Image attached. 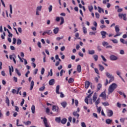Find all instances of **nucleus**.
Masks as SVG:
<instances>
[{
    "instance_id": "obj_17",
    "label": "nucleus",
    "mask_w": 127,
    "mask_h": 127,
    "mask_svg": "<svg viewBox=\"0 0 127 127\" xmlns=\"http://www.w3.org/2000/svg\"><path fill=\"white\" fill-rule=\"evenodd\" d=\"M97 108H98V105L101 103V101H100V98H98L95 102H94Z\"/></svg>"
},
{
    "instance_id": "obj_38",
    "label": "nucleus",
    "mask_w": 127,
    "mask_h": 127,
    "mask_svg": "<svg viewBox=\"0 0 127 127\" xmlns=\"http://www.w3.org/2000/svg\"><path fill=\"white\" fill-rule=\"evenodd\" d=\"M101 88H102V84L100 83H99L97 85V91H100V90L101 89Z\"/></svg>"
},
{
    "instance_id": "obj_47",
    "label": "nucleus",
    "mask_w": 127,
    "mask_h": 127,
    "mask_svg": "<svg viewBox=\"0 0 127 127\" xmlns=\"http://www.w3.org/2000/svg\"><path fill=\"white\" fill-rule=\"evenodd\" d=\"M101 110H102L101 107H99L97 108V112L98 113V114L101 113Z\"/></svg>"
},
{
    "instance_id": "obj_58",
    "label": "nucleus",
    "mask_w": 127,
    "mask_h": 127,
    "mask_svg": "<svg viewBox=\"0 0 127 127\" xmlns=\"http://www.w3.org/2000/svg\"><path fill=\"white\" fill-rule=\"evenodd\" d=\"M1 74L2 75V76H3V77L5 76V72L4 70H2L1 72Z\"/></svg>"
},
{
    "instance_id": "obj_64",
    "label": "nucleus",
    "mask_w": 127,
    "mask_h": 127,
    "mask_svg": "<svg viewBox=\"0 0 127 127\" xmlns=\"http://www.w3.org/2000/svg\"><path fill=\"white\" fill-rule=\"evenodd\" d=\"M81 127H86V124L84 122L81 123Z\"/></svg>"
},
{
    "instance_id": "obj_44",
    "label": "nucleus",
    "mask_w": 127,
    "mask_h": 127,
    "mask_svg": "<svg viewBox=\"0 0 127 127\" xmlns=\"http://www.w3.org/2000/svg\"><path fill=\"white\" fill-rule=\"evenodd\" d=\"M7 33H8V37H12V34L10 33L9 30H7Z\"/></svg>"
},
{
    "instance_id": "obj_39",
    "label": "nucleus",
    "mask_w": 127,
    "mask_h": 127,
    "mask_svg": "<svg viewBox=\"0 0 127 127\" xmlns=\"http://www.w3.org/2000/svg\"><path fill=\"white\" fill-rule=\"evenodd\" d=\"M83 32L84 34H86V33H87V28L85 26L83 27Z\"/></svg>"
},
{
    "instance_id": "obj_5",
    "label": "nucleus",
    "mask_w": 127,
    "mask_h": 127,
    "mask_svg": "<svg viewBox=\"0 0 127 127\" xmlns=\"http://www.w3.org/2000/svg\"><path fill=\"white\" fill-rule=\"evenodd\" d=\"M52 111L53 112H57V113H58V112H59V107H58V106L54 105L53 106Z\"/></svg>"
},
{
    "instance_id": "obj_22",
    "label": "nucleus",
    "mask_w": 127,
    "mask_h": 127,
    "mask_svg": "<svg viewBox=\"0 0 127 127\" xmlns=\"http://www.w3.org/2000/svg\"><path fill=\"white\" fill-rule=\"evenodd\" d=\"M31 111L32 114H35V106L33 105L31 107Z\"/></svg>"
},
{
    "instance_id": "obj_11",
    "label": "nucleus",
    "mask_w": 127,
    "mask_h": 127,
    "mask_svg": "<svg viewBox=\"0 0 127 127\" xmlns=\"http://www.w3.org/2000/svg\"><path fill=\"white\" fill-rule=\"evenodd\" d=\"M61 106H62V107H63L64 109H65V108H66V107H67V102L66 101H64L62 102L61 103Z\"/></svg>"
},
{
    "instance_id": "obj_42",
    "label": "nucleus",
    "mask_w": 127,
    "mask_h": 127,
    "mask_svg": "<svg viewBox=\"0 0 127 127\" xmlns=\"http://www.w3.org/2000/svg\"><path fill=\"white\" fill-rule=\"evenodd\" d=\"M94 71L95 73H96V74H97L98 75H100V72H99V69H98V68H94Z\"/></svg>"
},
{
    "instance_id": "obj_13",
    "label": "nucleus",
    "mask_w": 127,
    "mask_h": 127,
    "mask_svg": "<svg viewBox=\"0 0 127 127\" xmlns=\"http://www.w3.org/2000/svg\"><path fill=\"white\" fill-rule=\"evenodd\" d=\"M100 33L102 36V38H106V35H107L106 31H102Z\"/></svg>"
},
{
    "instance_id": "obj_52",
    "label": "nucleus",
    "mask_w": 127,
    "mask_h": 127,
    "mask_svg": "<svg viewBox=\"0 0 127 127\" xmlns=\"http://www.w3.org/2000/svg\"><path fill=\"white\" fill-rule=\"evenodd\" d=\"M52 5H50V6L49 7V12H51V11H52Z\"/></svg>"
},
{
    "instance_id": "obj_34",
    "label": "nucleus",
    "mask_w": 127,
    "mask_h": 127,
    "mask_svg": "<svg viewBox=\"0 0 127 127\" xmlns=\"http://www.w3.org/2000/svg\"><path fill=\"white\" fill-rule=\"evenodd\" d=\"M41 9H42V6H39L37 7L36 10L38 11H41Z\"/></svg>"
},
{
    "instance_id": "obj_35",
    "label": "nucleus",
    "mask_w": 127,
    "mask_h": 127,
    "mask_svg": "<svg viewBox=\"0 0 127 127\" xmlns=\"http://www.w3.org/2000/svg\"><path fill=\"white\" fill-rule=\"evenodd\" d=\"M22 42V41L20 39H18L17 40V45H20V44H21Z\"/></svg>"
},
{
    "instance_id": "obj_45",
    "label": "nucleus",
    "mask_w": 127,
    "mask_h": 127,
    "mask_svg": "<svg viewBox=\"0 0 127 127\" xmlns=\"http://www.w3.org/2000/svg\"><path fill=\"white\" fill-rule=\"evenodd\" d=\"M61 25L63 24V23H64V18L63 17H61Z\"/></svg>"
},
{
    "instance_id": "obj_37",
    "label": "nucleus",
    "mask_w": 127,
    "mask_h": 127,
    "mask_svg": "<svg viewBox=\"0 0 127 127\" xmlns=\"http://www.w3.org/2000/svg\"><path fill=\"white\" fill-rule=\"evenodd\" d=\"M106 123L107 124V125H110V124L112 123V120L110 119H107L106 120Z\"/></svg>"
},
{
    "instance_id": "obj_46",
    "label": "nucleus",
    "mask_w": 127,
    "mask_h": 127,
    "mask_svg": "<svg viewBox=\"0 0 127 127\" xmlns=\"http://www.w3.org/2000/svg\"><path fill=\"white\" fill-rule=\"evenodd\" d=\"M101 57L102 59V60L104 61V62H107V59L104 57V56L101 55Z\"/></svg>"
},
{
    "instance_id": "obj_16",
    "label": "nucleus",
    "mask_w": 127,
    "mask_h": 127,
    "mask_svg": "<svg viewBox=\"0 0 127 127\" xmlns=\"http://www.w3.org/2000/svg\"><path fill=\"white\" fill-rule=\"evenodd\" d=\"M60 89V85H57L56 87V93L59 95L60 94V92H59V90Z\"/></svg>"
},
{
    "instance_id": "obj_24",
    "label": "nucleus",
    "mask_w": 127,
    "mask_h": 127,
    "mask_svg": "<svg viewBox=\"0 0 127 127\" xmlns=\"http://www.w3.org/2000/svg\"><path fill=\"white\" fill-rule=\"evenodd\" d=\"M73 115L74 117H77V119H79V117H80V115L79 114L77 113V112H73Z\"/></svg>"
},
{
    "instance_id": "obj_57",
    "label": "nucleus",
    "mask_w": 127,
    "mask_h": 127,
    "mask_svg": "<svg viewBox=\"0 0 127 127\" xmlns=\"http://www.w3.org/2000/svg\"><path fill=\"white\" fill-rule=\"evenodd\" d=\"M37 45L39 48H41L42 47L41 46V43L40 42H38Z\"/></svg>"
},
{
    "instance_id": "obj_27",
    "label": "nucleus",
    "mask_w": 127,
    "mask_h": 127,
    "mask_svg": "<svg viewBox=\"0 0 127 127\" xmlns=\"http://www.w3.org/2000/svg\"><path fill=\"white\" fill-rule=\"evenodd\" d=\"M74 82V79L72 77L69 78L68 81V84H72Z\"/></svg>"
},
{
    "instance_id": "obj_7",
    "label": "nucleus",
    "mask_w": 127,
    "mask_h": 127,
    "mask_svg": "<svg viewBox=\"0 0 127 127\" xmlns=\"http://www.w3.org/2000/svg\"><path fill=\"white\" fill-rule=\"evenodd\" d=\"M98 98V94H97V93H94L93 97H92V101L93 102H96V101H97V99Z\"/></svg>"
},
{
    "instance_id": "obj_53",
    "label": "nucleus",
    "mask_w": 127,
    "mask_h": 127,
    "mask_svg": "<svg viewBox=\"0 0 127 127\" xmlns=\"http://www.w3.org/2000/svg\"><path fill=\"white\" fill-rule=\"evenodd\" d=\"M44 72H45V69H44V67H43L41 69V73L42 75H43V74H44Z\"/></svg>"
},
{
    "instance_id": "obj_51",
    "label": "nucleus",
    "mask_w": 127,
    "mask_h": 127,
    "mask_svg": "<svg viewBox=\"0 0 127 127\" xmlns=\"http://www.w3.org/2000/svg\"><path fill=\"white\" fill-rule=\"evenodd\" d=\"M3 35H1V38L2 39H4V37H5V33L3 32Z\"/></svg>"
},
{
    "instance_id": "obj_25",
    "label": "nucleus",
    "mask_w": 127,
    "mask_h": 127,
    "mask_svg": "<svg viewBox=\"0 0 127 127\" xmlns=\"http://www.w3.org/2000/svg\"><path fill=\"white\" fill-rule=\"evenodd\" d=\"M5 103L7 104L8 107H9V99L7 96L6 97Z\"/></svg>"
},
{
    "instance_id": "obj_54",
    "label": "nucleus",
    "mask_w": 127,
    "mask_h": 127,
    "mask_svg": "<svg viewBox=\"0 0 127 127\" xmlns=\"http://www.w3.org/2000/svg\"><path fill=\"white\" fill-rule=\"evenodd\" d=\"M9 7H10V13L12 14V5H11V4H10Z\"/></svg>"
},
{
    "instance_id": "obj_8",
    "label": "nucleus",
    "mask_w": 127,
    "mask_h": 127,
    "mask_svg": "<svg viewBox=\"0 0 127 127\" xmlns=\"http://www.w3.org/2000/svg\"><path fill=\"white\" fill-rule=\"evenodd\" d=\"M100 97H101L102 98V99H104L105 100H106V99L107 98V95H106V92H105V91H104L102 93H101V94L100 95Z\"/></svg>"
},
{
    "instance_id": "obj_4",
    "label": "nucleus",
    "mask_w": 127,
    "mask_h": 127,
    "mask_svg": "<svg viewBox=\"0 0 127 127\" xmlns=\"http://www.w3.org/2000/svg\"><path fill=\"white\" fill-rule=\"evenodd\" d=\"M74 103H75L76 107H78V104H79V101H78V100H74V98H72L71 105H74Z\"/></svg>"
},
{
    "instance_id": "obj_36",
    "label": "nucleus",
    "mask_w": 127,
    "mask_h": 127,
    "mask_svg": "<svg viewBox=\"0 0 127 127\" xmlns=\"http://www.w3.org/2000/svg\"><path fill=\"white\" fill-rule=\"evenodd\" d=\"M55 121L57 122V123H60V122H61V118H60V117H57L55 119Z\"/></svg>"
},
{
    "instance_id": "obj_12",
    "label": "nucleus",
    "mask_w": 127,
    "mask_h": 127,
    "mask_svg": "<svg viewBox=\"0 0 127 127\" xmlns=\"http://www.w3.org/2000/svg\"><path fill=\"white\" fill-rule=\"evenodd\" d=\"M116 73L118 75V76H119L120 78H121V79L122 80V81H123V82H125V79H124L123 77H122V76L121 75V74H122V73H121V72H120V71H117Z\"/></svg>"
},
{
    "instance_id": "obj_40",
    "label": "nucleus",
    "mask_w": 127,
    "mask_h": 127,
    "mask_svg": "<svg viewBox=\"0 0 127 127\" xmlns=\"http://www.w3.org/2000/svg\"><path fill=\"white\" fill-rule=\"evenodd\" d=\"M45 90V86H42V87H40L39 89L40 92H43Z\"/></svg>"
},
{
    "instance_id": "obj_21",
    "label": "nucleus",
    "mask_w": 127,
    "mask_h": 127,
    "mask_svg": "<svg viewBox=\"0 0 127 127\" xmlns=\"http://www.w3.org/2000/svg\"><path fill=\"white\" fill-rule=\"evenodd\" d=\"M77 71L78 73H81V71H82V68H81V65L78 64L77 67Z\"/></svg>"
},
{
    "instance_id": "obj_29",
    "label": "nucleus",
    "mask_w": 127,
    "mask_h": 127,
    "mask_svg": "<svg viewBox=\"0 0 127 127\" xmlns=\"http://www.w3.org/2000/svg\"><path fill=\"white\" fill-rule=\"evenodd\" d=\"M112 60L113 61H116V60H118V57L117 56L112 55Z\"/></svg>"
},
{
    "instance_id": "obj_32",
    "label": "nucleus",
    "mask_w": 127,
    "mask_h": 127,
    "mask_svg": "<svg viewBox=\"0 0 127 127\" xmlns=\"http://www.w3.org/2000/svg\"><path fill=\"white\" fill-rule=\"evenodd\" d=\"M98 12L101 13L102 12L104 13V9H103V8H101V7L98 6Z\"/></svg>"
},
{
    "instance_id": "obj_14",
    "label": "nucleus",
    "mask_w": 127,
    "mask_h": 127,
    "mask_svg": "<svg viewBox=\"0 0 127 127\" xmlns=\"http://www.w3.org/2000/svg\"><path fill=\"white\" fill-rule=\"evenodd\" d=\"M115 29L116 33H118V32H120V26L116 25L115 26Z\"/></svg>"
},
{
    "instance_id": "obj_62",
    "label": "nucleus",
    "mask_w": 127,
    "mask_h": 127,
    "mask_svg": "<svg viewBox=\"0 0 127 127\" xmlns=\"http://www.w3.org/2000/svg\"><path fill=\"white\" fill-rule=\"evenodd\" d=\"M88 9L89 11H92L93 10V6H88Z\"/></svg>"
},
{
    "instance_id": "obj_1",
    "label": "nucleus",
    "mask_w": 127,
    "mask_h": 127,
    "mask_svg": "<svg viewBox=\"0 0 127 127\" xmlns=\"http://www.w3.org/2000/svg\"><path fill=\"white\" fill-rule=\"evenodd\" d=\"M118 16L119 18L121 19L123 18L124 20L126 21L127 20V14H122V13H119L118 15Z\"/></svg>"
},
{
    "instance_id": "obj_55",
    "label": "nucleus",
    "mask_w": 127,
    "mask_h": 127,
    "mask_svg": "<svg viewBox=\"0 0 127 127\" xmlns=\"http://www.w3.org/2000/svg\"><path fill=\"white\" fill-rule=\"evenodd\" d=\"M60 98H64V97H65V95H64V94H63V92H61L60 93Z\"/></svg>"
},
{
    "instance_id": "obj_28",
    "label": "nucleus",
    "mask_w": 127,
    "mask_h": 127,
    "mask_svg": "<svg viewBox=\"0 0 127 127\" xmlns=\"http://www.w3.org/2000/svg\"><path fill=\"white\" fill-rule=\"evenodd\" d=\"M61 123L63 124V125H65V124H66V123H67V119L66 118H64L61 121Z\"/></svg>"
},
{
    "instance_id": "obj_10",
    "label": "nucleus",
    "mask_w": 127,
    "mask_h": 127,
    "mask_svg": "<svg viewBox=\"0 0 127 127\" xmlns=\"http://www.w3.org/2000/svg\"><path fill=\"white\" fill-rule=\"evenodd\" d=\"M90 82L89 81H86L85 82V89H88L90 87Z\"/></svg>"
},
{
    "instance_id": "obj_60",
    "label": "nucleus",
    "mask_w": 127,
    "mask_h": 127,
    "mask_svg": "<svg viewBox=\"0 0 127 127\" xmlns=\"http://www.w3.org/2000/svg\"><path fill=\"white\" fill-rule=\"evenodd\" d=\"M95 16L96 18H100V14L98 13H95Z\"/></svg>"
},
{
    "instance_id": "obj_19",
    "label": "nucleus",
    "mask_w": 127,
    "mask_h": 127,
    "mask_svg": "<svg viewBox=\"0 0 127 127\" xmlns=\"http://www.w3.org/2000/svg\"><path fill=\"white\" fill-rule=\"evenodd\" d=\"M34 86V81L32 80L30 84V91H31L33 89Z\"/></svg>"
},
{
    "instance_id": "obj_49",
    "label": "nucleus",
    "mask_w": 127,
    "mask_h": 127,
    "mask_svg": "<svg viewBox=\"0 0 127 127\" xmlns=\"http://www.w3.org/2000/svg\"><path fill=\"white\" fill-rule=\"evenodd\" d=\"M63 73H65V71H64V69H62L60 72V76L62 77L63 76Z\"/></svg>"
},
{
    "instance_id": "obj_3",
    "label": "nucleus",
    "mask_w": 127,
    "mask_h": 127,
    "mask_svg": "<svg viewBox=\"0 0 127 127\" xmlns=\"http://www.w3.org/2000/svg\"><path fill=\"white\" fill-rule=\"evenodd\" d=\"M102 45H103V46H104V47L105 46H106V48L108 49V48H112V46H108L109 45V43L107 42H103L102 43Z\"/></svg>"
},
{
    "instance_id": "obj_18",
    "label": "nucleus",
    "mask_w": 127,
    "mask_h": 127,
    "mask_svg": "<svg viewBox=\"0 0 127 127\" xmlns=\"http://www.w3.org/2000/svg\"><path fill=\"white\" fill-rule=\"evenodd\" d=\"M53 32H54V33H55V34H57V33H58V32H59V28H58V27L55 28L53 30Z\"/></svg>"
},
{
    "instance_id": "obj_59",
    "label": "nucleus",
    "mask_w": 127,
    "mask_h": 127,
    "mask_svg": "<svg viewBox=\"0 0 127 127\" xmlns=\"http://www.w3.org/2000/svg\"><path fill=\"white\" fill-rule=\"evenodd\" d=\"M112 42H113V43H118L119 41H118L117 39H114V40H112Z\"/></svg>"
},
{
    "instance_id": "obj_61",
    "label": "nucleus",
    "mask_w": 127,
    "mask_h": 127,
    "mask_svg": "<svg viewBox=\"0 0 127 127\" xmlns=\"http://www.w3.org/2000/svg\"><path fill=\"white\" fill-rule=\"evenodd\" d=\"M16 43V39L15 38H13L12 44H15Z\"/></svg>"
},
{
    "instance_id": "obj_26",
    "label": "nucleus",
    "mask_w": 127,
    "mask_h": 127,
    "mask_svg": "<svg viewBox=\"0 0 127 127\" xmlns=\"http://www.w3.org/2000/svg\"><path fill=\"white\" fill-rule=\"evenodd\" d=\"M15 71L16 74H17L18 76H21V73L17 68L15 69Z\"/></svg>"
},
{
    "instance_id": "obj_41",
    "label": "nucleus",
    "mask_w": 127,
    "mask_h": 127,
    "mask_svg": "<svg viewBox=\"0 0 127 127\" xmlns=\"http://www.w3.org/2000/svg\"><path fill=\"white\" fill-rule=\"evenodd\" d=\"M106 76L108 77V78H109V79H112V75H111V74L109 72L106 73Z\"/></svg>"
},
{
    "instance_id": "obj_31",
    "label": "nucleus",
    "mask_w": 127,
    "mask_h": 127,
    "mask_svg": "<svg viewBox=\"0 0 127 127\" xmlns=\"http://www.w3.org/2000/svg\"><path fill=\"white\" fill-rule=\"evenodd\" d=\"M93 59H94L95 61H98V59L99 58V57L97 55H94L93 56Z\"/></svg>"
},
{
    "instance_id": "obj_56",
    "label": "nucleus",
    "mask_w": 127,
    "mask_h": 127,
    "mask_svg": "<svg viewBox=\"0 0 127 127\" xmlns=\"http://www.w3.org/2000/svg\"><path fill=\"white\" fill-rule=\"evenodd\" d=\"M89 35H96V32H90Z\"/></svg>"
},
{
    "instance_id": "obj_20",
    "label": "nucleus",
    "mask_w": 127,
    "mask_h": 127,
    "mask_svg": "<svg viewBox=\"0 0 127 127\" xmlns=\"http://www.w3.org/2000/svg\"><path fill=\"white\" fill-rule=\"evenodd\" d=\"M88 54L89 55H94V54H95V50H88Z\"/></svg>"
},
{
    "instance_id": "obj_48",
    "label": "nucleus",
    "mask_w": 127,
    "mask_h": 127,
    "mask_svg": "<svg viewBox=\"0 0 127 127\" xmlns=\"http://www.w3.org/2000/svg\"><path fill=\"white\" fill-rule=\"evenodd\" d=\"M47 34L48 35H50V34H52V31L51 30L47 31Z\"/></svg>"
},
{
    "instance_id": "obj_30",
    "label": "nucleus",
    "mask_w": 127,
    "mask_h": 127,
    "mask_svg": "<svg viewBox=\"0 0 127 127\" xmlns=\"http://www.w3.org/2000/svg\"><path fill=\"white\" fill-rule=\"evenodd\" d=\"M48 76H53V69H50V72H48Z\"/></svg>"
},
{
    "instance_id": "obj_43",
    "label": "nucleus",
    "mask_w": 127,
    "mask_h": 127,
    "mask_svg": "<svg viewBox=\"0 0 127 127\" xmlns=\"http://www.w3.org/2000/svg\"><path fill=\"white\" fill-rule=\"evenodd\" d=\"M111 80H112V78H111L109 81V80H108V79H106V83H105V85L107 86L108 85V84H110V83H111Z\"/></svg>"
},
{
    "instance_id": "obj_15",
    "label": "nucleus",
    "mask_w": 127,
    "mask_h": 127,
    "mask_svg": "<svg viewBox=\"0 0 127 127\" xmlns=\"http://www.w3.org/2000/svg\"><path fill=\"white\" fill-rule=\"evenodd\" d=\"M99 69L100 71H104L105 70V67H104V66H103L102 64H98Z\"/></svg>"
},
{
    "instance_id": "obj_50",
    "label": "nucleus",
    "mask_w": 127,
    "mask_h": 127,
    "mask_svg": "<svg viewBox=\"0 0 127 127\" xmlns=\"http://www.w3.org/2000/svg\"><path fill=\"white\" fill-rule=\"evenodd\" d=\"M102 105L105 107H106V106H109V103L106 102H103Z\"/></svg>"
},
{
    "instance_id": "obj_63",
    "label": "nucleus",
    "mask_w": 127,
    "mask_h": 127,
    "mask_svg": "<svg viewBox=\"0 0 127 127\" xmlns=\"http://www.w3.org/2000/svg\"><path fill=\"white\" fill-rule=\"evenodd\" d=\"M125 121H126V119H125V118H121L120 119L121 123H125Z\"/></svg>"
},
{
    "instance_id": "obj_23",
    "label": "nucleus",
    "mask_w": 127,
    "mask_h": 127,
    "mask_svg": "<svg viewBox=\"0 0 127 127\" xmlns=\"http://www.w3.org/2000/svg\"><path fill=\"white\" fill-rule=\"evenodd\" d=\"M107 116L108 117H112V110H107Z\"/></svg>"
},
{
    "instance_id": "obj_33",
    "label": "nucleus",
    "mask_w": 127,
    "mask_h": 127,
    "mask_svg": "<svg viewBox=\"0 0 127 127\" xmlns=\"http://www.w3.org/2000/svg\"><path fill=\"white\" fill-rule=\"evenodd\" d=\"M112 93V84H111L109 86V88L108 89V94L110 95Z\"/></svg>"
},
{
    "instance_id": "obj_6",
    "label": "nucleus",
    "mask_w": 127,
    "mask_h": 127,
    "mask_svg": "<svg viewBox=\"0 0 127 127\" xmlns=\"http://www.w3.org/2000/svg\"><path fill=\"white\" fill-rule=\"evenodd\" d=\"M118 88V84L117 83L112 84V92L115 91Z\"/></svg>"
},
{
    "instance_id": "obj_2",
    "label": "nucleus",
    "mask_w": 127,
    "mask_h": 127,
    "mask_svg": "<svg viewBox=\"0 0 127 127\" xmlns=\"http://www.w3.org/2000/svg\"><path fill=\"white\" fill-rule=\"evenodd\" d=\"M44 124L45 125V127H51V126H50L48 123H47V119L46 118H44L43 119Z\"/></svg>"
},
{
    "instance_id": "obj_9",
    "label": "nucleus",
    "mask_w": 127,
    "mask_h": 127,
    "mask_svg": "<svg viewBox=\"0 0 127 127\" xmlns=\"http://www.w3.org/2000/svg\"><path fill=\"white\" fill-rule=\"evenodd\" d=\"M49 84L50 86H53L55 84V79H52L49 81Z\"/></svg>"
}]
</instances>
